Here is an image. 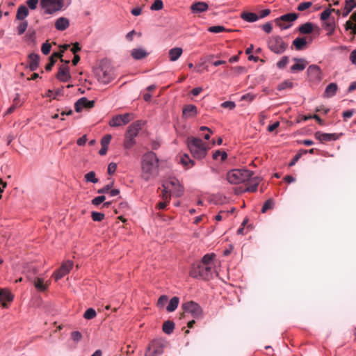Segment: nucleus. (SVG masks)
I'll use <instances>...</instances> for the list:
<instances>
[{
  "label": "nucleus",
  "instance_id": "26",
  "mask_svg": "<svg viewBox=\"0 0 356 356\" xmlns=\"http://www.w3.org/2000/svg\"><path fill=\"white\" fill-rule=\"evenodd\" d=\"M183 50L181 47H175L170 49L168 52L170 60L172 62L176 61L181 56Z\"/></svg>",
  "mask_w": 356,
  "mask_h": 356
},
{
  "label": "nucleus",
  "instance_id": "23",
  "mask_svg": "<svg viewBox=\"0 0 356 356\" xmlns=\"http://www.w3.org/2000/svg\"><path fill=\"white\" fill-rule=\"evenodd\" d=\"M356 7V0H346L342 15L346 17Z\"/></svg>",
  "mask_w": 356,
  "mask_h": 356
},
{
  "label": "nucleus",
  "instance_id": "10",
  "mask_svg": "<svg viewBox=\"0 0 356 356\" xmlns=\"http://www.w3.org/2000/svg\"><path fill=\"white\" fill-rule=\"evenodd\" d=\"M134 119V115L132 113H124L122 115H118L112 118L109 122L111 127H120L127 124Z\"/></svg>",
  "mask_w": 356,
  "mask_h": 356
},
{
  "label": "nucleus",
  "instance_id": "24",
  "mask_svg": "<svg viewBox=\"0 0 356 356\" xmlns=\"http://www.w3.org/2000/svg\"><path fill=\"white\" fill-rule=\"evenodd\" d=\"M131 55L135 60H140L147 57L149 53L143 48H138L132 49Z\"/></svg>",
  "mask_w": 356,
  "mask_h": 356
},
{
  "label": "nucleus",
  "instance_id": "13",
  "mask_svg": "<svg viewBox=\"0 0 356 356\" xmlns=\"http://www.w3.org/2000/svg\"><path fill=\"white\" fill-rule=\"evenodd\" d=\"M307 74L309 76L310 79L313 81H321V70L318 65H309L307 68Z\"/></svg>",
  "mask_w": 356,
  "mask_h": 356
},
{
  "label": "nucleus",
  "instance_id": "63",
  "mask_svg": "<svg viewBox=\"0 0 356 356\" xmlns=\"http://www.w3.org/2000/svg\"><path fill=\"white\" fill-rule=\"evenodd\" d=\"M262 29L263 30L267 33H270L271 31H272V29H273V25H272V23L271 22H267L266 24H264L263 26H262Z\"/></svg>",
  "mask_w": 356,
  "mask_h": 356
},
{
  "label": "nucleus",
  "instance_id": "3",
  "mask_svg": "<svg viewBox=\"0 0 356 356\" xmlns=\"http://www.w3.org/2000/svg\"><path fill=\"white\" fill-rule=\"evenodd\" d=\"M253 175V172L246 169H234L227 172L226 178L231 184H238L249 180Z\"/></svg>",
  "mask_w": 356,
  "mask_h": 356
},
{
  "label": "nucleus",
  "instance_id": "51",
  "mask_svg": "<svg viewBox=\"0 0 356 356\" xmlns=\"http://www.w3.org/2000/svg\"><path fill=\"white\" fill-rule=\"evenodd\" d=\"M208 31L211 33H218L222 31H227L225 27L223 26H213L208 29Z\"/></svg>",
  "mask_w": 356,
  "mask_h": 356
},
{
  "label": "nucleus",
  "instance_id": "45",
  "mask_svg": "<svg viewBox=\"0 0 356 356\" xmlns=\"http://www.w3.org/2000/svg\"><path fill=\"white\" fill-rule=\"evenodd\" d=\"M92 220L97 222H101L104 219L105 215L103 213L92 211L91 213Z\"/></svg>",
  "mask_w": 356,
  "mask_h": 356
},
{
  "label": "nucleus",
  "instance_id": "33",
  "mask_svg": "<svg viewBox=\"0 0 356 356\" xmlns=\"http://www.w3.org/2000/svg\"><path fill=\"white\" fill-rule=\"evenodd\" d=\"M180 162L183 165H184L187 168H191L195 165L194 161L192 160L186 154H184L183 156H181Z\"/></svg>",
  "mask_w": 356,
  "mask_h": 356
},
{
  "label": "nucleus",
  "instance_id": "43",
  "mask_svg": "<svg viewBox=\"0 0 356 356\" xmlns=\"http://www.w3.org/2000/svg\"><path fill=\"white\" fill-rule=\"evenodd\" d=\"M84 177L86 181L92 182L94 184L98 182V179L96 178L95 172L94 171H90L88 172L87 174L85 175Z\"/></svg>",
  "mask_w": 356,
  "mask_h": 356
},
{
  "label": "nucleus",
  "instance_id": "56",
  "mask_svg": "<svg viewBox=\"0 0 356 356\" xmlns=\"http://www.w3.org/2000/svg\"><path fill=\"white\" fill-rule=\"evenodd\" d=\"M71 339L74 341L78 342L82 339V334L79 331H74L71 333Z\"/></svg>",
  "mask_w": 356,
  "mask_h": 356
},
{
  "label": "nucleus",
  "instance_id": "50",
  "mask_svg": "<svg viewBox=\"0 0 356 356\" xmlns=\"http://www.w3.org/2000/svg\"><path fill=\"white\" fill-rule=\"evenodd\" d=\"M312 6V2L311 1H305L302 2L298 4L297 7V10L299 11H305L307 9L309 8Z\"/></svg>",
  "mask_w": 356,
  "mask_h": 356
},
{
  "label": "nucleus",
  "instance_id": "31",
  "mask_svg": "<svg viewBox=\"0 0 356 356\" xmlns=\"http://www.w3.org/2000/svg\"><path fill=\"white\" fill-rule=\"evenodd\" d=\"M241 17L248 22H254L257 21L259 19V15L254 13L250 12H243L241 14Z\"/></svg>",
  "mask_w": 356,
  "mask_h": 356
},
{
  "label": "nucleus",
  "instance_id": "44",
  "mask_svg": "<svg viewBox=\"0 0 356 356\" xmlns=\"http://www.w3.org/2000/svg\"><path fill=\"white\" fill-rule=\"evenodd\" d=\"M28 26V22L26 20H22V22H20V24L17 26V30L19 35L23 34Z\"/></svg>",
  "mask_w": 356,
  "mask_h": 356
},
{
  "label": "nucleus",
  "instance_id": "60",
  "mask_svg": "<svg viewBox=\"0 0 356 356\" xmlns=\"http://www.w3.org/2000/svg\"><path fill=\"white\" fill-rule=\"evenodd\" d=\"M105 199H106V197L104 195L98 196V197H95L92 200V204L97 206V205L100 204L101 203H102L105 200Z\"/></svg>",
  "mask_w": 356,
  "mask_h": 356
},
{
  "label": "nucleus",
  "instance_id": "9",
  "mask_svg": "<svg viewBox=\"0 0 356 356\" xmlns=\"http://www.w3.org/2000/svg\"><path fill=\"white\" fill-rule=\"evenodd\" d=\"M165 343L160 340L153 341L149 346L145 356H156L160 355L163 353L165 348Z\"/></svg>",
  "mask_w": 356,
  "mask_h": 356
},
{
  "label": "nucleus",
  "instance_id": "52",
  "mask_svg": "<svg viewBox=\"0 0 356 356\" xmlns=\"http://www.w3.org/2000/svg\"><path fill=\"white\" fill-rule=\"evenodd\" d=\"M39 3V0H27L26 1V7L31 10L36 9Z\"/></svg>",
  "mask_w": 356,
  "mask_h": 356
},
{
  "label": "nucleus",
  "instance_id": "64",
  "mask_svg": "<svg viewBox=\"0 0 356 356\" xmlns=\"http://www.w3.org/2000/svg\"><path fill=\"white\" fill-rule=\"evenodd\" d=\"M349 58L353 64H356V49L351 51Z\"/></svg>",
  "mask_w": 356,
  "mask_h": 356
},
{
  "label": "nucleus",
  "instance_id": "57",
  "mask_svg": "<svg viewBox=\"0 0 356 356\" xmlns=\"http://www.w3.org/2000/svg\"><path fill=\"white\" fill-rule=\"evenodd\" d=\"M51 45L48 42H44L42 44L41 47V51L44 55H47L49 54L51 51Z\"/></svg>",
  "mask_w": 356,
  "mask_h": 356
},
{
  "label": "nucleus",
  "instance_id": "37",
  "mask_svg": "<svg viewBox=\"0 0 356 356\" xmlns=\"http://www.w3.org/2000/svg\"><path fill=\"white\" fill-rule=\"evenodd\" d=\"M34 286L37 290L40 291H44L47 289V284H44V281L42 279L37 277L34 280Z\"/></svg>",
  "mask_w": 356,
  "mask_h": 356
},
{
  "label": "nucleus",
  "instance_id": "46",
  "mask_svg": "<svg viewBox=\"0 0 356 356\" xmlns=\"http://www.w3.org/2000/svg\"><path fill=\"white\" fill-rule=\"evenodd\" d=\"M323 26L325 29L330 32H332L334 30V19H329L326 21H323Z\"/></svg>",
  "mask_w": 356,
  "mask_h": 356
},
{
  "label": "nucleus",
  "instance_id": "40",
  "mask_svg": "<svg viewBox=\"0 0 356 356\" xmlns=\"http://www.w3.org/2000/svg\"><path fill=\"white\" fill-rule=\"evenodd\" d=\"M100 79L104 83H108L113 79V76L110 73V72L104 70L103 71L102 76H100Z\"/></svg>",
  "mask_w": 356,
  "mask_h": 356
},
{
  "label": "nucleus",
  "instance_id": "17",
  "mask_svg": "<svg viewBox=\"0 0 356 356\" xmlns=\"http://www.w3.org/2000/svg\"><path fill=\"white\" fill-rule=\"evenodd\" d=\"M143 123L141 121H136L133 122L128 127V129L126 132L127 134L129 136V137H136L138 134L140 130L142 129Z\"/></svg>",
  "mask_w": 356,
  "mask_h": 356
},
{
  "label": "nucleus",
  "instance_id": "32",
  "mask_svg": "<svg viewBox=\"0 0 356 356\" xmlns=\"http://www.w3.org/2000/svg\"><path fill=\"white\" fill-rule=\"evenodd\" d=\"M162 187L163 190L161 195L162 200L167 202H170L172 194L170 193V184H167V183L165 182L162 184Z\"/></svg>",
  "mask_w": 356,
  "mask_h": 356
},
{
  "label": "nucleus",
  "instance_id": "59",
  "mask_svg": "<svg viewBox=\"0 0 356 356\" xmlns=\"http://www.w3.org/2000/svg\"><path fill=\"white\" fill-rule=\"evenodd\" d=\"M113 185V181H111L110 184H107L106 186H104L102 188H100L97 191L98 193H106L109 192L111 188H112Z\"/></svg>",
  "mask_w": 356,
  "mask_h": 356
},
{
  "label": "nucleus",
  "instance_id": "4",
  "mask_svg": "<svg viewBox=\"0 0 356 356\" xmlns=\"http://www.w3.org/2000/svg\"><path fill=\"white\" fill-rule=\"evenodd\" d=\"M213 265H205L204 264H193L190 270V275L193 277H200L203 280H209L212 277Z\"/></svg>",
  "mask_w": 356,
  "mask_h": 356
},
{
  "label": "nucleus",
  "instance_id": "19",
  "mask_svg": "<svg viewBox=\"0 0 356 356\" xmlns=\"http://www.w3.org/2000/svg\"><path fill=\"white\" fill-rule=\"evenodd\" d=\"M208 4L203 1H198L191 5V9L194 13H200L207 10Z\"/></svg>",
  "mask_w": 356,
  "mask_h": 356
},
{
  "label": "nucleus",
  "instance_id": "1",
  "mask_svg": "<svg viewBox=\"0 0 356 356\" xmlns=\"http://www.w3.org/2000/svg\"><path fill=\"white\" fill-rule=\"evenodd\" d=\"M159 159L153 152H148L142 159V177L146 181L154 178L158 174Z\"/></svg>",
  "mask_w": 356,
  "mask_h": 356
},
{
  "label": "nucleus",
  "instance_id": "5",
  "mask_svg": "<svg viewBox=\"0 0 356 356\" xmlns=\"http://www.w3.org/2000/svg\"><path fill=\"white\" fill-rule=\"evenodd\" d=\"M268 47L273 53L282 54L287 49L288 44L280 35H272L268 40Z\"/></svg>",
  "mask_w": 356,
  "mask_h": 356
},
{
  "label": "nucleus",
  "instance_id": "14",
  "mask_svg": "<svg viewBox=\"0 0 356 356\" xmlns=\"http://www.w3.org/2000/svg\"><path fill=\"white\" fill-rule=\"evenodd\" d=\"M56 78L63 82H67L71 79L68 65H62L59 67Z\"/></svg>",
  "mask_w": 356,
  "mask_h": 356
},
{
  "label": "nucleus",
  "instance_id": "12",
  "mask_svg": "<svg viewBox=\"0 0 356 356\" xmlns=\"http://www.w3.org/2000/svg\"><path fill=\"white\" fill-rule=\"evenodd\" d=\"M167 184H170V193L175 197H181L184 193V187L179 184L176 179H171L166 181Z\"/></svg>",
  "mask_w": 356,
  "mask_h": 356
},
{
  "label": "nucleus",
  "instance_id": "61",
  "mask_svg": "<svg viewBox=\"0 0 356 356\" xmlns=\"http://www.w3.org/2000/svg\"><path fill=\"white\" fill-rule=\"evenodd\" d=\"M167 301H168V296L165 295H163V296H160V298H159V300L157 301V305L159 307H163L165 305Z\"/></svg>",
  "mask_w": 356,
  "mask_h": 356
},
{
  "label": "nucleus",
  "instance_id": "47",
  "mask_svg": "<svg viewBox=\"0 0 356 356\" xmlns=\"http://www.w3.org/2000/svg\"><path fill=\"white\" fill-rule=\"evenodd\" d=\"M96 312L94 309L92 308H89L88 309L84 314H83V317L86 318V319H92L94 318L95 316H96Z\"/></svg>",
  "mask_w": 356,
  "mask_h": 356
},
{
  "label": "nucleus",
  "instance_id": "15",
  "mask_svg": "<svg viewBox=\"0 0 356 356\" xmlns=\"http://www.w3.org/2000/svg\"><path fill=\"white\" fill-rule=\"evenodd\" d=\"M94 106V101H89L86 97H81L75 103L74 108L76 112H81L83 108H91Z\"/></svg>",
  "mask_w": 356,
  "mask_h": 356
},
{
  "label": "nucleus",
  "instance_id": "22",
  "mask_svg": "<svg viewBox=\"0 0 356 356\" xmlns=\"http://www.w3.org/2000/svg\"><path fill=\"white\" fill-rule=\"evenodd\" d=\"M70 26L69 20L63 17H59L55 22V27L58 31H64Z\"/></svg>",
  "mask_w": 356,
  "mask_h": 356
},
{
  "label": "nucleus",
  "instance_id": "48",
  "mask_svg": "<svg viewBox=\"0 0 356 356\" xmlns=\"http://www.w3.org/2000/svg\"><path fill=\"white\" fill-rule=\"evenodd\" d=\"M293 86V83L291 81L287 80L279 84L277 86V90H282L286 88H292Z\"/></svg>",
  "mask_w": 356,
  "mask_h": 356
},
{
  "label": "nucleus",
  "instance_id": "7",
  "mask_svg": "<svg viewBox=\"0 0 356 356\" xmlns=\"http://www.w3.org/2000/svg\"><path fill=\"white\" fill-rule=\"evenodd\" d=\"M40 5L45 14L51 15L62 10L64 0H40Z\"/></svg>",
  "mask_w": 356,
  "mask_h": 356
},
{
  "label": "nucleus",
  "instance_id": "25",
  "mask_svg": "<svg viewBox=\"0 0 356 356\" xmlns=\"http://www.w3.org/2000/svg\"><path fill=\"white\" fill-rule=\"evenodd\" d=\"M29 14V8L24 5L19 6L17 13L16 18L19 20H24Z\"/></svg>",
  "mask_w": 356,
  "mask_h": 356
},
{
  "label": "nucleus",
  "instance_id": "35",
  "mask_svg": "<svg viewBox=\"0 0 356 356\" xmlns=\"http://www.w3.org/2000/svg\"><path fill=\"white\" fill-rule=\"evenodd\" d=\"M307 41L305 38H297L293 41V45L296 50H302L306 46Z\"/></svg>",
  "mask_w": 356,
  "mask_h": 356
},
{
  "label": "nucleus",
  "instance_id": "6",
  "mask_svg": "<svg viewBox=\"0 0 356 356\" xmlns=\"http://www.w3.org/2000/svg\"><path fill=\"white\" fill-rule=\"evenodd\" d=\"M183 313L181 314V318L185 317V314H190L195 318H201L203 316V310L202 307L193 301H188L184 302L181 305Z\"/></svg>",
  "mask_w": 356,
  "mask_h": 356
},
{
  "label": "nucleus",
  "instance_id": "36",
  "mask_svg": "<svg viewBox=\"0 0 356 356\" xmlns=\"http://www.w3.org/2000/svg\"><path fill=\"white\" fill-rule=\"evenodd\" d=\"M179 299L178 297H173L170 299L168 305L167 306V311L169 312H174L178 307Z\"/></svg>",
  "mask_w": 356,
  "mask_h": 356
},
{
  "label": "nucleus",
  "instance_id": "11",
  "mask_svg": "<svg viewBox=\"0 0 356 356\" xmlns=\"http://www.w3.org/2000/svg\"><path fill=\"white\" fill-rule=\"evenodd\" d=\"M72 266L73 262L70 260H67L63 262L60 268L53 274V277L56 281L61 279L70 273V270L72 268Z\"/></svg>",
  "mask_w": 356,
  "mask_h": 356
},
{
  "label": "nucleus",
  "instance_id": "21",
  "mask_svg": "<svg viewBox=\"0 0 356 356\" xmlns=\"http://www.w3.org/2000/svg\"><path fill=\"white\" fill-rule=\"evenodd\" d=\"M29 67L31 71H35L38 69L40 62V56L36 54H31L29 56Z\"/></svg>",
  "mask_w": 356,
  "mask_h": 356
},
{
  "label": "nucleus",
  "instance_id": "39",
  "mask_svg": "<svg viewBox=\"0 0 356 356\" xmlns=\"http://www.w3.org/2000/svg\"><path fill=\"white\" fill-rule=\"evenodd\" d=\"M134 137H129L128 134H125L124 147L126 149H131L135 144Z\"/></svg>",
  "mask_w": 356,
  "mask_h": 356
},
{
  "label": "nucleus",
  "instance_id": "8",
  "mask_svg": "<svg viewBox=\"0 0 356 356\" xmlns=\"http://www.w3.org/2000/svg\"><path fill=\"white\" fill-rule=\"evenodd\" d=\"M298 17L297 13H288L275 19V23L282 30L287 29L291 26L292 22Z\"/></svg>",
  "mask_w": 356,
  "mask_h": 356
},
{
  "label": "nucleus",
  "instance_id": "53",
  "mask_svg": "<svg viewBox=\"0 0 356 356\" xmlns=\"http://www.w3.org/2000/svg\"><path fill=\"white\" fill-rule=\"evenodd\" d=\"M220 156H221L222 161L225 160L227 157V154L225 152H220V150H218L213 153V159H217Z\"/></svg>",
  "mask_w": 356,
  "mask_h": 356
},
{
  "label": "nucleus",
  "instance_id": "49",
  "mask_svg": "<svg viewBox=\"0 0 356 356\" xmlns=\"http://www.w3.org/2000/svg\"><path fill=\"white\" fill-rule=\"evenodd\" d=\"M163 3L161 0H155L152 4L150 9L152 10H160L163 8Z\"/></svg>",
  "mask_w": 356,
  "mask_h": 356
},
{
  "label": "nucleus",
  "instance_id": "54",
  "mask_svg": "<svg viewBox=\"0 0 356 356\" xmlns=\"http://www.w3.org/2000/svg\"><path fill=\"white\" fill-rule=\"evenodd\" d=\"M289 62V58L288 56H283L281 60L277 62V67L282 69L286 66Z\"/></svg>",
  "mask_w": 356,
  "mask_h": 356
},
{
  "label": "nucleus",
  "instance_id": "42",
  "mask_svg": "<svg viewBox=\"0 0 356 356\" xmlns=\"http://www.w3.org/2000/svg\"><path fill=\"white\" fill-rule=\"evenodd\" d=\"M332 11H335L334 8H327L321 14V19L322 21H326L331 19L330 15Z\"/></svg>",
  "mask_w": 356,
  "mask_h": 356
},
{
  "label": "nucleus",
  "instance_id": "58",
  "mask_svg": "<svg viewBox=\"0 0 356 356\" xmlns=\"http://www.w3.org/2000/svg\"><path fill=\"white\" fill-rule=\"evenodd\" d=\"M112 136L110 134H107L105 136H104L101 140V145L102 146H108V144L110 143L111 140Z\"/></svg>",
  "mask_w": 356,
  "mask_h": 356
},
{
  "label": "nucleus",
  "instance_id": "30",
  "mask_svg": "<svg viewBox=\"0 0 356 356\" xmlns=\"http://www.w3.org/2000/svg\"><path fill=\"white\" fill-rule=\"evenodd\" d=\"M197 114V107L193 104L186 105L183 109V115L186 117H193Z\"/></svg>",
  "mask_w": 356,
  "mask_h": 356
},
{
  "label": "nucleus",
  "instance_id": "62",
  "mask_svg": "<svg viewBox=\"0 0 356 356\" xmlns=\"http://www.w3.org/2000/svg\"><path fill=\"white\" fill-rule=\"evenodd\" d=\"M229 215V211H221L219 212V213L215 217V219L217 220V221H220L222 220L225 216H227Z\"/></svg>",
  "mask_w": 356,
  "mask_h": 356
},
{
  "label": "nucleus",
  "instance_id": "38",
  "mask_svg": "<svg viewBox=\"0 0 356 356\" xmlns=\"http://www.w3.org/2000/svg\"><path fill=\"white\" fill-rule=\"evenodd\" d=\"M214 257H215V254H213V253L207 254L202 257V261L198 263L204 264L205 265H213L212 261Z\"/></svg>",
  "mask_w": 356,
  "mask_h": 356
},
{
  "label": "nucleus",
  "instance_id": "2",
  "mask_svg": "<svg viewBox=\"0 0 356 356\" xmlns=\"http://www.w3.org/2000/svg\"><path fill=\"white\" fill-rule=\"evenodd\" d=\"M188 147L193 158L202 159L207 154V147L200 138L188 137L187 138Z\"/></svg>",
  "mask_w": 356,
  "mask_h": 356
},
{
  "label": "nucleus",
  "instance_id": "20",
  "mask_svg": "<svg viewBox=\"0 0 356 356\" xmlns=\"http://www.w3.org/2000/svg\"><path fill=\"white\" fill-rule=\"evenodd\" d=\"M318 29V26L311 22H306L300 26L298 30L302 34H309L314 30Z\"/></svg>",
  "mask_w": 356,
  "mask_h": 356
},
{
  "label": "nucleus",
  "instance_id": "16",
  "mask_svg": "<svg viewBox=\"0 0 356 356\" xmlns=\"http://www.w3.org/2000/svg\"><path fill=\"white\" fill-rule=\"evenodd\" d=\"M314 136L321 143L336 140L339 138V136L336 134H325L321 131L316 132Z\"/></svg>",
  "mask_w": 356,
  "mask_h": 356
},
{
  "label": "nucleus",
  "instance_id": "27",
  "mask_svg": "<svg viewBox=\"0 0 356 356\" xmlns=\"http://www.w3.org/2000/svg\"><path fill=\"white\" fill-rule=\"evenodd\" d=\"M248 181H249V183H248V187L246 188L245 191H248V192L256 191L257 189V186L260 181L259 177H252L249 179Z\"/></svg>",
  "mask_w": 356,
  "mask_h": 356
},
{
  "label": "nucleus",
  "instance_id": "28",
  "mask_svg": "<svg viewBox=\"0 0 356 356\" xmlns=\"http://www.w3.org/2000/svg\"><path fill=\"white\" fill-rule=\"evenodd\" d=\"M338 87L335 83H331L327 86L324 92V97L330 98L335 95L337 93Z\"/></svg>",
  "mask_w": 356,
  "mask_h": 356
},
{
  "label": "nucleus",
  "instance_id": "18",
  "mask_svg": "<svg viewBox=\"0 0 356 356\" xmlns=\"http://www.w3.org/2000/svg\"><path fill=\"white\" fill-rule=\"evenodd\" d=\"M13 299V295L5 289H0V303L3 308L8 307L6 301L11 302Z\"/></svg>",
  "mask_w": 356,
  "mask_h": 356
},
{
  "label": "nucleus",
  "instance_id": "29",
  "mask_svg": "<svg viewBox=\"0 0 356 356\" xmlns=\"http://www.w3.org/2000/svg\"><path fill=\"white\" fill-rule=\"evenodd\" d=\"M294 60L298 61V63L293 65L291 67V71L297 72V71H302L307 65V62L302 58H293Z\"/></svg>",
  "mask_w": 356,
  "mask_h": 356
},
{
  "label": "nucleus",
  "instance_id": "55",
  "mask_svg": "<svg viewBox=\"0 0 356 356\" xmlns=\"http://www.w3.org/2000/svg\"><path fill=\"white\" fill-rule=\"evenodd\" d=\"M221 107L233 110L236 107L234 102L227 101L221 104Z\"/></svg>",
  "mask_w": 356,
  "mask_h": 356
},
{
  "label": "nucleus",
  "instance_id": "41",
  "mask_svg": "<svg viewBox=\"0 0 356 356\" xmlns=\"http://www.w3.org/2000/svg\"><path fill=\"white\" fill-rule=\"evenodd\" d=\"M274 207V202L272 199H268L266 200L261 209L262 213H266L268 210L273 209Z\"/></svg>",
  "mask_w": 356,
  "mask_h": 356
},
{
  "label": "nucleus",
  "instance_id": "34",
  "mask_svg": "<svg viewBox=\"0 0 356 356\" xmlns=\"http://www.w3.org/2000/svg\"><path fill=\"white\" fill-rule=\"evenodd\" d=\"M175 328V323L172 321H166L163 324L162 330L163 332H165L167 334H170L172 333Z\"/></svg>",
  "mask_w": 356,
  "mask_h": 356
}]
</instances>
